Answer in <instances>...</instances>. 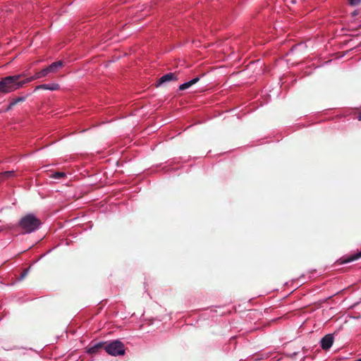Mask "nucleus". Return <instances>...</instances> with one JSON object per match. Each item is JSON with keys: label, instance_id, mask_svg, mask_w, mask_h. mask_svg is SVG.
Masks as SVG:
<instances>
[{"label": "nucleus", "instance_id": "nucleus-8", "mask_svg": "<svg viewBox=\"0 0 361 361\" xmlns=\"http://www.w3.org/2000/svg\"><path fill=\"white\" fill-rule=\"evenodd\" d=\"M64 66V63L62 61H58L52 63L51 65L47 66L48 71L50 73H56L59 68H62Z\"/></svg>", "mask_w": 361, "mask_h": 361}, {"label": "nucleus", "instance_id": "nucleus-15", "mask_svg": "<svg viewBox=\"0 0 361 361\" xmlns=\"http://www.w3.org/2000/svg\"><path fill=\"white\" fill-rule=\"evenodd\" d=\"M28 271H29V268L24 269L23 271V272L20 274V276L18 280L22 281L23 279H24L26 277V276L27 275Z\"/></svg>", "mask_w": 361, "mask_h": 361}, {"label": "nucleus", "instance_id": "nucleus-11", "mask_svg": "<svg viewBox=\"0 0 361 361\" xmlns=\"http://www.w3.org/2000/svg\"><path fill=\"white\" fill-rule=\"evenodd\" d=\"M15 176L14 171H8L0 173V182H3L5 180L9 179Z\"/></svg>", "mask_w": 361, "mask_h": 361}, {"label": "nucleus", "instance_id": "nucleus-4", "mask_svg": "<svg viewBox=\"0 0 361 361\" xmlns=\"http://www.w3.org/2000/svg\"><path fill=\"white\" fill-rule=\"evenodd\" d=\"M178 80V74L176 73H169L161 76L157 81V87H159L166 82L170 81H176Z\"/></svg>", "mask_w": 361, "mask_h": 361}, {"label": "nucleus", "instance_id": "nucleus-3", "mask_svg": "<svg viewBox=\"0 0 361 361\" xmlns=\"http://www.w3.org/2000/svg\"><path fill=\"white\" fill-rule=\"evenodd\" d=\"M106 352L113 356L123 355L125 354V347L119 341H114L109 343H105Z\"/></svg>", "mask_w": 361, "mask_h": 361}, {"label": "nucleus", "instance_id": "nucleus-5", "mask_svg": "<svg viewBox=\"0 0 361 361\" xmlns=\"http://www.w3.org/2000/svg\"><path fill=\"white\" fill-rule=\"evenodd\" d=\"M102 349L105 350V343L99 342L94 344L92 343L87 348V353L93 355L99 353Z\"/></svg>", "mask_w": 361, "mask_h": 361}, {"label": "nucleus", "instance_id": "nucleus-2", "mask_svg": "<svg viewBox=\"0 0 361 361\" xmlns=\"http://www.w3.org/2000/svg\"><path fill=\"white\" fill-rule=\"evenodd\" d=\"M42 222L32 214L23 216L19 221L18 225L24 233H30L37 230Z\"/></svg>", "mask_w": 361, "mask_h": 361}, {"label": "nucleus", "instance_id": "nucleus-6", "mask_svg": "<svg viewBox=\"0 0 361 361\" xmlns=\"http://www.w3.org/2000/svg\"><path fill=\"white\" fill-rule=\"evenodd\" d=\"M334 340L333 334H329L324 336L320 341L322 348L325 350H329L331 347Z\"/></svg>", "mask_w": 361, "mask_h": 361}, {"label": "nucleus", "instance_id": "nucleus-13", "mask_svg": "<svg viewBox=\"0 0 361 361\" xmlns=\"http://www.w3.org/2000/svg\"><path fill=\"white\" fill-rule=\"evenodd\" d=\"M38 78H41V76H39V73L37 72L33 76H32L29 78H27L26 80H22V82H25V84L27 82H31L34 80L38 79Z\"/></svg>", "mask_w": 361, "mask_h": 361}, {"label": "nucleus", "instance_id": "nucleus-9", "mask_svg": "<svg viewBox=\"0 0 361 361\" xmlns=\"http://www.w3.org/2000/svg\"><path fill=\"white\" fill-rule=\"evenodd\" d=\"M360 257H361V251L356 254L352 255L349 257H347L345 258H341L339 259V262H340V264H345V263H348V262H353L354 260H357Z\"/></svg>", "mask_w": 361, "mask_h": 361}, {"label": "nucleus", "instance_id": "nucleus-10", "mask_svg": "<svg viewBox=\"0 0 361 361\" xmlns=\"http://www.w3.org/2000/svg\"><path fill=\"white\" fill-rule=\"evenodd\" d=\"M199 80H200V78L196 77V78H193L192 80L180 85L179 86V90H185L189 88L190 87H191L192 85L196 84Z\"/></svg>", "mask_w": 361, "mask_h": 361}, {"label": "nucleus", "instance_id": "nucleus-18", "mask_svg": "<svg viewBox=\"0 0 361 361\" xmlns=\"http://www.w3.org/2000/svg\"><path fill=\"white\" fill-rule=\"evenodd\" d=\"M357 118L359 120V121H361V111L359 112L357 116Z\"/></svg>", "mask_w": 361, "mask_h": 361}, {"label": "nucleus", "instance_id": "nucleus-7", "mask_svg": "<svg viewBox=\"0 0 361 361\" xmlns=\"http://www.w3.org/2000/svg\"><path fill=\"white\" fill-rule=\"evenodd\" d=\"M60 88V85L57 83H51V84H43L39 85L36 87L35 90H58Z\"/></svg>", "mask_w": 361, "mask_h": 361}, {"label": "nucleus", "instance_id": "nucleus-14", "mask_svg": "<svg viewBox=\"0 0 361 361\" xmlns=\"http://www.w3.org/2000/svg\"><path fill=\"white\" fill-rule=\"evenodd\" d=\"M66 176V175L63 172H56V173H53V175L51 176L52 178H56V179L65 178Z\"/></svg>", "mask_w": 361, "mask_h": 361}, {"label": "nucleus", "instance_id": "nucleus-16", "mask_svg": "<svg viewBox=\"0 0 361 361\" xmlns=\"http://www.w3.org/2000/svg\"><path fill=\"white\" fill-rule=\"evenodd\" d=\"M39 76H41V78L46 77L49 73V72L48 71L47 67L45 68H43L42 70L39 71Z\"/></svg>", "mask_w": 361, "mask_h": 361}, {"label": "nucleus", "instance_id": "nucleus-12", "mask_svg": "<svg viewBox=\"0 0 361 361\" xmlns=\"http://www.w3.org/2000/svg\"><path fill=\"white\" fill-rule=\"evenodd\" d=\"M25 100V97H18L14 99H13L9 105L8 106L6 110L7 111H9L11 110L15 105H16L17 104L20 103V102H23Z\"/></svg>", "mask_w": 361, "mask_h": 361}, {"label": "nucleus", "instance_id": "nucleus-17", "mask_svg": "<svg viewBox=\"0 0 361 361\" xmlns=\"http://www.w3.org/2000/svg\"><path fill=\"white\" fill-rule=\"evenodd\" d=\"M361 0H350V4L353 6L357 5L360 3Z\"/></svg>", "mask_w": 361, "mask_h": 361}, {"label": "nucleus", "instance_id": "nucleus-1", "mask_svg": "<svg viewBox=\"0 0 361 361\" xmlns=\"http://www.w3.org/2000/svg\"><path fill=\"white\" fill-rule=\"evenodd\" d=\"M23 76L22 74H18L1 78L0 80V98L21 87L25 84V82L20 80Z\"/></svg>", "mask_w": 361, "mask_h": 361}]
</instances>
